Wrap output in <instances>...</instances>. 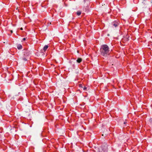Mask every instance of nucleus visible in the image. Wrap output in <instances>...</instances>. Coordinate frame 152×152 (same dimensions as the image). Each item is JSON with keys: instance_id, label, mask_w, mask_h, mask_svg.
Listing matches in <instances>:
<instances>
[{"instance_id": "f257e3e1", "label": "nucleus", "mask_w": 152, "mask_h": 152, "mask_svg": "<svg viewBox=\"0 0 152 152\" xmlns=\"http://www.w3.org/2000/svg\"><path fill=\"white\" fill-rule=\"evenodd\" d=\"M94 148V152H107V145L106 143L103 144L99 148L96 147Z\"/></svg>"}, {"instance_id": "f03ea898", "label": "nucleus", "mask_w": 152, "mask_h": 152, "mask_svg": "<svg viewBox=\"0 0 152 152\" xmlns=\"http://www.w3.org/2000/svg\"><path fill=\"white\" fill-rule=\"evenodd\" d=\"M108 49V47L107 45H102L100 50L101 54L104 56H106L109 52Z\"/></svg>"}, {"instance_id": "7ed1b4c3", "label": "nucleus", "mask_w": 152, "mask_h": 152, "mask_svg": "<svg viewBox=\"0 0 152 152\" xmlns=\"http://www.w3.org/2000/svg\"><path fill=\"white\" fill-rule=\"evenodd\" d=\"M82 61V59L80 58H78L77 60L76 61L78 63H80Z\"/></svg>"}, {"instance_id": "20e7f679", "label": "nucleus", "mask_w": 152, "mask_h": 152, "mask_svg": "<svg viewBox=\"0 0 152 152\" xmlns=\"http://www.w3.org/2000/svg\"><path fill=\"white\" fill-rule=\"evenodd\" d=\"M17 48L18 49H21L22 48V46L21 45H18L17 46Z\"/></svg>"}, {"instance_id": "39448f33", "label": "nucleus", "mask_w": 152, "mask_h": 152, "mask_svg": "<svg viewBox=\"0 0 152 152\" xmlns=\"http://www.w3.org/2000/svg\"><path fill=\"white\" fill-rule=\"evenodd\" d=\"M113 24L115 27H116L118 26V23L116 22H113Z\"/></svg>"}, {"instance_id": "423d86ee", "label": "nucleus", "mask_w": 152, "mask_h": 152, "mask_svg": "<svg viewBox=\"0 0 152 152\" xmlns=\"http://www.w3.org/2000/svg\"><path fill=\"white\" fill-rule=\"evenodd\" d=\"M48 46L47 45H45L44 47L43 48V50H46L48 48Z\"/></svg>"}, {"instance_id": "0eeeda50", "label": "nucleus", "mask_w": 152, "mask_h": 152, "mask_svg": "<svg viewBox=\"0 0 152 152\" xmlns=\"http://www.w3.org/2000/svg\"><path fill=\"white\" fill-rule=\"evenodd\" d=\"M77 13L78 15H80L81 14V12L80 11H78L77 12Z\"/></svg>"}, {"instance_id": "6e6552de", "label": "nucleus", "mask_w": 152, "mask_h": 152, "mask_svg": "<svg viewBox=\"0 0 152 152\" xmlns=\"http://www.w3.org/2000/svg\"><path fill=\"white\" fill-rule=\"evenodd\" d=\"M83 90L84 91H86L87 90V88L86 87L84 86L83 88Z\"/></svg>"}, {"instance_id": "1a4fd4ad", "label": "nucleus", "mask_w": 152, "mask_h": 152, "mask_svg": "<svg viewBox=\"0 0 152 152\" xmlns=\"http://www.w3.org/2000/svg\"><path fill=\"white\" fill-rule=\"evenodd\" d=\"M79 87H81V88H83V86H82V84H80L79 85Z\"/></svg>"}, {"instance_id": "9d476101", "label": "nucleus", "mask_w": 152, "mask_h": 152, "mask_svg": "<svg viewBox=\"0 0 152 152\" xmlns=\"http://www.w3.org/2000/svg\"><path fill=\"white\" fill-rule=\"evenodd\" d=\"M23 59L25 61H27V59L26 58H23Z\"/></svg>"}, {"instance_id": "9b49d317", "label": "nucleus", "mask_w": 152, "mask_h": 152, "mask_svg": "<svg viewBox=\"0 0 152 152\" xmlns=\"http://www.w3.org/2000/svg\"><path fill=\"white\" fill-rule=\"evenodd\" d=\"M26 38H23V41H25V40H26Z\"/></svg>"}, {"instance_id": "f8f14e48", "label": "nucleus", "mask_w": 152, "mask_h": 152, "mask_svg": "<svg viewBox=\"0 0 152 152\" xmlns=\"http://www.w3.org/2000/svg\"><path fill=\"white\" fill-rule=\"evenodd\" d=\"M126 121H125L124 122V124H126Z\"/></svg>"}, {"instance_id": "ddd939ff", "label": "nucleus", "mask_w": 152, "mask_h": 152, "mask_svg": "<svg viewBox=\"0 0 152 152\" xmlns=\"http://www.w3.org/2000/svg\"><path fill=\"white\" fill-rule=\"evenodd\" d=\"M20 29L21 30H23V28H20Z\"/></svg>"}, {"instance_id": "4468645a", "label": "nucleus", "mask_w": 152, "mask_h": 152, "mask_svg": "<svg viewBox=\"0 0 152 152\" xmlns=\"http://www.w3.org/2000/svg\"><path fill=\"white\" fill-rule=\"evenodd\" d=\"M11 33H13L12 31V30L11 31Z\"/></svg>"}, {"instance_id": "2eb2a0df", "label": "nucleus", "mask_w": 152, "mask_h": 152, "mask_svg": "<svg viewBox=\"0 0 152 152\" xmlns=\"http://www.w3.org/2000/svg\"><path fill=\"white\" fill-rule=\"evenodd\" d=\"M150 121H152V120H151V119L150 120Z\"/></svg>"}]
</instances>
